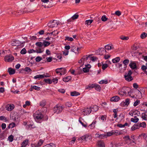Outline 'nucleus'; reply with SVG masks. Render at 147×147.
Instances as JSON below:
<instances>
[{
  "instance_id": "obj_1",
  "label": "nucleus",
  "mask_w": 147,
  "mask_h": 147,
  "mask_svg": "<svg viewBox=\"0 0 147 147\" xmlns=\"http://www.w3.org/2000/svg\"><path fill=\"white\" fill-rule=\"evenodd\" d=\"M33 116L35 121L37 123H41L42 121L43 115L39 110L37 111L33 114Z\"/></svg>"
},
{
  "instance_id": "obj_2",
  "label": "nucleus",
  "mask_w": 147,
  "mask_h": 147,
  "mask_svg": "<svg viewBox=\"0 0 147 147\" xmlns=\"http://www.w3.org/2000/svg\"><path fill=\"white\" fill-rule=\"evenodd\" d=\"M34 10H30L29 9L28 10L26 8H25L23 9L20 10L19 11L17 12H16V14L15 13H14L15 12L12 11L11 9L10 10V11L11 12V13L12 14H15L16 15H21L23 13H27L28 12H32Z\"/></svg>"
},
{
  "instance_id": "obj_3",
  "label": "nucleus",
  "mask_w": 147,
  "mask_h": 147,
  "mask_svg": "<svg viewBox=\"0 0 147 147\" xmlns=\"http://www.w3.org/2000/svg\"><path fill=\"white\" fill-rule=\"evenodd\" d=\"M63 108L62 106L57 105L53 108L54 113L57 114L60 113L61 112Z\"/></svg>"
},
{
  "instance_id": "obj_4",
  "label": "nucleus",
  "mask_w": 147,
  "mask_h": 147,
  "mask_svg": "<svg viewBox=\"0 0 147 147\" xmlns=\"http://www.w3.org/2000/svg\"><path fill=\"white\" fill-rule=\"evenodd\" d=\"M132 74V72L129 70L127 73H126L124 76V78L125 80L128 81H130L133 80V78L131 76Z\"/></svg>"
},
{
  "instance_id": "obj_5",
  "label": "nucleus",
  "mask_w": 147,
  "mask_h": 147,
  "mask_svg": "<svg viewBox=\"0 0 147 147\" xmlns=\"http://www.w3.org/2000/svg\"><path fill=\"white\" fill-rule=\"evenodd\" d=\"M56 73L57 74H60V76L64 75L66 73V70L64 67L58 68L56 69Z\"/></svg>"
},
{
  "instance_id": "obj_6",
  "label": "nucleus",
  "mask_w": 147,
  "mask_h": 147,
  "mask_svg": "<svg viewBox=\"0 0 147 147\" xmlns=\"http://www.w3.org/2000/svg\"><path fill=\"white\" fill-rule=\"evenodd\" d=\"M59 24V22H56L54 20L51 21L48 23V25L49 27L50 28H53L55 27H57L58 24Z\"/></svg>"
},
{
  "instance_id": "obj_7",
  "label": "nucleus",
  "mask_w": 147,
  "mask_h": 147,
  "mask_svg": "<svg viewBox=\"0 0 147 147\" xmlns=\"http://www.w3.org/2000/svg\"><path fill=\"white\" fill-rule=\"evenodd\" d=\"M25 41L21 42L18 40H14L11 42V45L12 46H18L25 43Z\"/></svg>"
},
{
  "instance_id": "obj_8",
  "label": "nucleus",
  "mask_w": 147,
  "mask_h": 147,
  "mask_svg": "<svg viewBox=\"0 0 147 147\" xmlns=\"http://www.w3.org/2000/svg\"><path fill=\"white\" fill-rule=\"evenodd\" d=\"M128 87H123L119 91V94L122 95H125L127 92L129 94V92L127 91V89H128Z\"/></svg>"
},
{
  "instance_id": "obj_9",
  "label": "nucleus",
  "mask_w": 147,
  "mask_h": 147,
  "mask_svg": "<svg viewBox=\"0 0 147 147\" xmlns=\"http://www.w3.org/2000/svg\"><path fill=\"white\" fill-rule=\"evenodd\" d=\"M13 57L11 55L6 56L4 58L5 61L10 62L12 61L14 59Z\"/></svg>"
},
{
  "instance_id": "obj_10",
  "label": "nucleus",
  "mask_w": 147,
  "mask_h": 147,
  "mask_svg": "<svg viewBox=\"0 0 147 147\" xmlns=\"http://www.w3.org/2000/svg\"><path fill=\"white\" fill-rule=\"evenodd\" d=\"M49 77V76L46 75L45 74H43L42 75H36V76H34V78L35 79H40L44 78V77L47 78Z\"/></svg>"
},
{
  "instance_id": "obj_11",
  "label": "nucleus",
  "mask_w": 147,
  "mask_h": 147,
  "mask_svg": "<svg viewBox=\"0 0 147 147\" xmlns=\"http://www.w3.org/2000/svg\"><path fill=\"white\" fill-rule=\"evenodd\" d=\"M35 51L36 53H42L44 51L43 47H36Z\"/></svg>"
},
{
  "instance_id": "obj_12",
  "label": "nucleus",
  "mask_w": 147,
  "mask_h": 147,
  "mask_svg": "<svg viewBox=\"0 0 147 147\" xmlns=\"http://www.w3.org/2000/svg\"><path fill=\"white\" fill-rule=\"evenodd\" d=\"M130 67L133 69H137L138 68L136 63L134 61H131L129 64Z\"/></svg>"
},
{
  "instance_id": "obj_13",
  "label": "nucleus",
  "mask_w": 147,
  "mask_h": 147,
  "mask_svg": "<svg viewBox=\"0 0 147 147\" xmlns=\"http://www.w3.org/2000/svg\"><path fill=\"white\" fill-rule=\"evenodd\" d=\"M92 111L90 107V108H88L84 109L83 111V112H84V115H88Z\"/></svg>"
},
{
  "instance_id": "obj_14",
  "label": "nucleus",
  "mask_w": 147,
  "mask_h": 147,
  "mask_svg": "<svg viewBox=\"0 0 147 147\" xmlns=\"http://www.w3.org/2000/svg\"><path fill=\"white\" fill-rule=\"evenodd\" d=\"M99 54L100 55H102L105 54L106 51V50L103 48H101L98 49Z\"/></svg>"
},
{
  "instance_id": "obj_15",
  "label": "nucleus",
  "mask_w": 147,
  "mask_h": 147,
  "mask_svg": "<svg viewBox=\"0 0 147 147\" xmlns=\"http://www.w3.org/2000/svg\"><path fill=\"white\" fill-rule=\"evenodd\" d=\"M140 126L139 123L135 124L131 127V129L133 131L135 129H138L140 128Z\"/></svg>"
},
{
  "instance_id": "obj_16",
  "label": "nucleus",
  "mask_w": 147,
  "mask_h": 147,
  "mask_svg": "<svg viewBox=\"0 0 147 147\" xmlns=\"http://www.w3.org/2000/svg\"><path fill=\"white\" fill-rule=\"evenodd\" d=\"M120 99V98L118 96H115L111 99V101L113 102H117Z\"/></svg>"
},
{
  "instance_id": "obj_17",
  "label": "nucleus",
  "mask_w": 147,
  "mask_h": 147,
  "mask_svg": "<svg viewBox=\"0 0 147 147\" xmlns=\"http://www.w3.org/2000/svg\"><path fill=\"white\" fill-rule=\"evenodd\" d=\"M90 107L92 110L91 111H93V112L96 111H97L99 109L98 107L96 105L92 106Z\"/></svg>"
},
{
  "instance_id": "obj_18",
  "label": "nucleus",
  "mask_w": 147,
  "mask_h": 147,
  "mask_svg": "<svg viewBox=\"0 0 147 147\" xmlns=\"http://www.w3.org/2000/svg\"><path fill=\"white\" fill-rule=\"evenodd\" d=\"M6 109L7 111H11L14 108V106L13 105H8L6 106Z\"/></svg>"
},
{
  "instance_id": "obj_19",
  "label": "nucleus",
  "mask_w": 147,
  "mask_h": 147,
  "mask_svg": "<svg viewBox=\"0 0 147 147\" xmlns=\"http://www.w3.org/2000/svg\"><path fill=\"white\" fill-rule=\"evenodd\" d=\"M141 117L144 120H147V112L142 113Z\"/></svg>"
},
{
  "instance_id": "obj_20",
  "label": "nucleus",
  "mask_w": 147,
  "mask_h": 147,
  "mask_svg": "<svg viewBox=\"0 0 147 147\" xmlns=\"http://www.w3.org/2000/svg\"><path fill=\"white\" fill-rule=\"evenodd\" d=\"M8 72L9 73V74L10 75L13 74L15 72V69H12L11 68H8Z\"/></svg>"
},
{
  "instance_id": "obj_21",
  "label": "nucleus",
  "mask_w": 147,
  "mask_h": 147,
  "mask_svg": "<svg viewBox=\"0 0 147 147\" xmlns=\"http://www.w3.org/2000/svg\"><path fill=\"white\" fill-rule=\"evenodd\" d=\"M137 117V116H134V118H131V121L134 123H137L139 121V119Z\"/></svg>"
},
{
  "instance_id": "obj_22",
  "label": "nucleus",
  "mask_w": 147,
  "mask_h": 147,
  "mask_svg": "<svg viewBox=\"0 0 147 147\" xmlns=\"http://www.w3.org/2000/svg\"><path fill=\"white\" fill-rule=\"evenodd\" d=\"M28 140H26L24 141L21 144V147H25L28 144Z\"/></svg>"
},
{
  "instance_id": "obj_23",
  "label": "nucleus",
  "mask_w": 147,
  "mask_h": 147,
  "mask_svg": "<svg viewBox=\"0 0 147 147\" xmlns=\"http://www.w3.org/2000/svg\"><path fill=\"white\" fill-rule=\"evenodd\" d=\"M94 84H89L88 85L86 86L85 87L86 89H91L94 87Z\"/></svg>"
},
{
  "instance_id": "obj_24",
  "label": "nucleus",
  "mask_w": 147,
  "mask_h": 147,
  "mask_svg": "<svg viewBox=\"0 0 147 147\" xmlns=\"http://www.w3.org/2000/svg\"><path fill=\"white\" fill-rule=\"evenodd\" d=\"M120 60L119 57H117L112 60V62L114 63H115L119 62Z\"/></svg>"
},
{
  "instance_id": "obj_25",
  "label": "nucleus",
  "mask_w": 147,
  "mask_h": 147,
  "mask_svg": "<svg viewBox=\"0 0 147 147\" xmlns=\"http://www.w3.org/2000/svg\"><path fill=\"white\" fill-rule=\"evenodd\" d=\"M43 147H56L55 145L53 143H51L45 145Z\"/></svg>"
},
{
  "instance_id": "obj_26",
  "label": "nucleus",
  "mask_w": 147,
  "mask_h": 147,
  "mask_svg": "<svg viewBox=\"0 0 147 147\" xmlns=\"http://www.w3.org/2000/svg\"><path fill=\"white\" fill-rule=\"evenodd\" d=\"M94 84V87L95 89L97 91H100L101 89V88L100 86L97 84Z\"/></svg>"
},
{
  "instance_id": "obj_27",
  "label": "nucleus",
  "mask_w": 147,
  "mask_h": 147,
  "mask_svg": "<svg viewBox=\"0 0 147 147\" xmlns=\"http://www.w3.org/2000/svg\"><path fill=\"white\" fill-rule=\"evenodd\" d=\"M35 45L36 47H43V44L41 42H37L36 43Z\"/></svg>"
},
{
  "instance_id": "obj_28",
  "label": "nucleus",
  "mask_w": 147,
  "mask_h": 147,
  "mask_svg": "<svg viewBox=\"0 0 147 147\" xmlns=\"http://www.w3.org/2000/svg\"><path fill=\"white\" fill-rule=\"evenodd\" d=\"M71 79V77L70 76L67 77L63 79V81L65 82H68Z\"/></svg>"
},
{
  "instance_id": "obj_29",
  "label": "nucleus",
  "mask_w": 147,
  "mask_h": 147,
  "mask_svg": "<svg viewBox=\"0 0 147 147\" xmlns=\"http://www.w3.org/2000/svg\"><path fill=\"white\" fill-rule=\"evenodd\" d=\"M130 99L129 98H127L125 99V102L124 103V105L125 106H127L129 103Z\"/></svg>"
},
{
  "instance_id": "obj_30",
  "label": "nucleus",
  "mask_w": 147,
  "mask_h": 147,
  "mask_svg": "<svg viewBox=\"0 0 147 147\" xmlns=\"http://www.w3.org/2000/svg\"><path fill=\"white\" fill-rule=\"evenodd\" d=\"M96 122V121H94L92 123L89 125V126L91 129L94 128L95 127V125Z\"/></svg>"
},
{
  "instance_id": "obj_31",
  "label": "nucleus",
  "mask_w": 147,
  "mask_h": 147,
  "mask_svg": "<svg viewBox=\"0 0 147 147\" xmlns=\"http://www.w3.org/2000/svg\"><path fill=\"white\" fill-rule=\"evenodd\" d=\"M44 142V141L41 139L39 140L38 143L37 144L38 147H40L42 145Z\"/></svg>"
},
{
  "instance_id": "obj_32",
  "label": "nucleus",
  "mask_w": 147,
  "mask_h": 147,
  "mask_svg": "<svg viewBox=\"0 0 147 147\" xmlns=\"http://www.w3.org/2000/svg\"><path fill=\"white\" fill-rule=\"evenodd\" d=\"M129 60L128 59H126L123 61V63L124 64V66L127 67V65L129 63Z\"/></svg>"
},
{
  "instance_id": "obj_33",
  "label": "nucleus",
  "mask_w": 147,
  "mask_h": 147,
  "mask_svg": "<svg viewBox=\"0 0 147 147\" xmlns=\"http://www.w3.org/2000/svg\"><path fill=\"white\" fill-rule=\"evenodd\" d=\"M89 56L87 57V55L86 56H84L82 58V59L83 60V65L84 64L85 62L86 61V60L88 59V58L89 57Z\"/></svg>"
},
{
  "instance_id": "obj_34",
  "label": "nucleus",
  "mask_w": 147,
  "mask_h": 147,
  "mask_svg": "<svg viewBox=\"0 0 147 147\" xmlns=\"http://www.w3.org/2000/svg\"><path fill=\"white\" fill-rule=\"evenodd\" d=\"M98 144L100 147H104L105 146L104 142L102 141L99 142Z\"/></svg>"
},
{
  "instance_id": "obj_35",
  "label": "nucleus",
  "mask_w": 147,
  "mask_h": 147,
  "mask_svg": "<svg viewBox=\"0 0 147 147\" xmlns=\"http://www.w3.org/2000/svg\"><path fill=\"white\" fill-rule=\"evenodd\" d=\"M83 119L81 118L80 117L79 119V122L82 125L85 127H87V124H84L82 121V120Z\"/></svg>"
},
{
  "instance_id": "obj_36",
  "label": "nucleus",
  "mask_w": 147,
  "mask_h": 147,
  "mask_svg": "<svg viewBox=\"0 0 147 147\" xmlns=\"http://www.w3.org/2000/svg\"><path fill=\"white\" fill-rule=\"evenodd\" d=\"M65 40H67L69 41H73V38L71 37L66 36L65 37Z\"/></svg>"
},
{
  "instance_id": "obj_37",
  "label": "nucleus",
  "mask_w": 147,
  "mask_h": 147,
  "mask_svg": "<svg viewBox=\"0 0 147 147\" xmlns=\"http://www.w3.org/2000/svg\"><path fill=\"white\" fill-rule=\"evenodd\" d=\"M80 95L78 92H77L75 91L71 92V95L72 96H76Z\"/></svg>"
},
{
  "instance_id": "obj_38",
  "label": "nucleus",
  "mask_w": 147,
  "mask_h": 147,
  "mask_svg": "<svg viewBox=\"0 0 147 147\" xmlns=\"http://www.w3.org/2000/svg\"><path fill=\"white\" fill-rule=\"evenodd\" d=\"M126 66H124V67H121L119 68L120 69V73H123V72L125 70H126Z\"/></svg>"
},
{
  "instance_id": "obj_39",
  "label": "nucleus",
  "mask_w": 147,
  "mask_h": 147,
  "mask_svg": "<svg viewBox=\"0 0 147 147\" xmlns=\"http://www.w3.org/2000/svg\"><path fill=\"white\" fill-rule=\"evenodd\" d=\"M44 81L46 83L49 84H51L52 83V81L50 79H44Z\"/></svg>"
},
{
  "instance_id": "obj_40",
  "label": "nucleus",
  "mask_w": 147,
  "mask_h": 147,
  "mask_svg": "<svg viewBox=\"0 0 147 147\" xmlns=\"http://www.w3.org/2000/svg\"><path fill=\"white\" fill-rule=\"evenodd\" d=\"M15 126V124L14 123H11L8 126V128L9 129L10 128H12L14 127Z\"/></svg>"
},
{
  "instance_id": "obj_41",
  "label": "nucleus",
  "mask_w": 147,
  "mask_h": 147,
  "mask_svg": "<svg viewBox=\"0 0 147 147\" xmlns=\"http://www.w3.org/2000/svg\"><path fill=\"white\" fill-rule=\"evenodd\" d=\"M93 22L92 20H86L85 21V23L88 25H90Z\"/></svg>"
},
{
  "instance_id": "obj_42",
  "label": "nucleus",
  "mask_w": 147,
  "mask_h": 147,
  "mask_svg": "<svg viewBox=\"0 0 147 147\" xmlns=\"http://www.w3.org/2000/svg\"><path fill=\"white\" fill-rule=\"evenodd\" d=\"M105 49L107 50H111L112 49V45H107L105 46Z\"/></svg>"
},
{
  "instance_id": "obj_43",
  "label": "nucleus",
  "mask_w": 147,
  "mask_h": 147,
  "mask_svg": "<svg viewBox=\"0 0 147 147\" xmlns=\"http://www.w3.org/2000/svg\"><path fill=\"white\" fill-rule=\"evenodd\" d=\"M43 45H44V48L50 45V43L48 41H44L43 43Z\"/></svg>"
},
{
  "instance_id": "obj_44",
  "label": "nucleus",
  "mask_w": 147,
  "mask_h": 147,
  "mask_svg": "<svg viewBox=\"0 0 147 147\" xmlns=\"http://www.w3.org/2000/svg\"><path fill=\"white\" fill-rule=\"evenodd\" d=\"M78 16L79 15L78 14H75L71 18V19L72 20H74L78 18Z\"/></svg>"
},
{
  "instance_id": "obj_45",
  "label": "nucleus",
  "mask_w": 147,
  "mask_h": 147,
  "mask_svg": "<svg viewBox=\"0 0 147 147\" xmlns=\"http://www.w3.org/2000/svg\"><path fill=\"white\" fill-rule=\"evenodd\" d=\"M120 38L121 40H127L129 39V38L128 37L123 36H121L120 37Z\"/></svg>"
},
{
  "instance_id": "obj_46",
  "label": "nucleus",
  "mask_w": 147,
  "mask_h": 147,
  "mask_svg": "<svg viewBox=\"0 0 147 147\" xmlns=\"http://www.w3.org/2000/svg\"><path fill=\"white\" fill-rule=\"evenodd\" d=\"M147 36V34L145 32L142 33L140 37L142 38H145Z\"/></svg>"
},
{
  "instance_id": "obj_47",
  "label": "nucleus",
  "mask_w": 147,
  "mask_h": 147,
  "mask_svg": "<svg viewBox=\"0 0 147 147\" xmlns=\"http://www.w3.org/2000/svg\"><path fill=\"white\" fill-rule=\"evenodd\" d=\"M42 59L41 57H40V56H38L36 57L35 60L36 62H39Z\"/></svg>"
},
{
  "instance_id": "obj_48",
  "label": "nucleus",
  "mask_w": 147,
  "mask_h": 147,
  "mask_svg": "<svg viewBox=\"0 0 147 147\" xmlns=\"http://www.w3.org/2000/svg\"><path fill=\"white\" fill-rule=\"evenodd\" d=\"M108 83V81L107 80H102L99 82V83L100 84H107Z\"/></svg>"
},
{
  "instance_id": "obj_49",
  "label": "nucleus",
  "mask_w": 147,
  "mask_h": 147,
  "mask_svg": "<svg viewBox=\"0 0 147 147\" xmlns=\"http://www.w3.org/2000/svg\"><path fill=\"white\" fill-rule=\"evenodd\" d=\"M85 136L86 137V138H85V141H87L88 140H89L91 138V136L89 135L86 134L85 135Z\"/></svg>"
},
{
  "instance_id": "obj_50",
  "label": "nucleus",
  "mask_w": 147,
  "mask_h": 147,
  "mask_svg": "<svg viewBox=\"0 0 147 147\" xmlns=\"http://www.w3.org/2000/svg\"><path fill=\"white\" fill-rule=\"evenodd\" d=\"M100 119L103 122L106 120V117L105 115H102L100 117Z\"/></svg>"
},
{
  "instance_id": "obj_51",
  "label": "nucleus",
  "mask_w": 147,
  "mask_h": 147,
  "mask_svg": "<svg viewBox=\"0 0 147 147\" xmlns=\"http://www.w3.org/2000/svg\"><path fill=\"white\" fill-rule=\"evenodd\" d=\"M141 136H142L144 139L147 142V134H142L141 135Z\"/></svg>"
},
{
  "instance_id": "obj_52",
  "label": "nucleus",
  "mask_w": 147,
  "mask_h": 147,
  "mask_svg": "<svg viewBox=\"0 0 147 147\" xmlns=\"http://www.w3.org/2000/svg\"><path fill=\"white\" fill-rule=\"evenodd\" d=\"M139 124L140 125V127H145L146 126V124L145 122H143L142 123H139Z\"/></svg>"
},
{
  "instance_id": "obj_53",
  "label": "nucleus",
  "mask_w": 147,
  "mask_h": 147,
  "mask_svg": "<svg viewBox=\"0 0 147 147\" xmlns=\"http://www.w3.org/2000/svg\"><path fill=\"white\" fill-rule=\"evenodd\" d=\"M26 53V51L24 48H23L21 51L20 53L22 54H24Z\"/></svg>"
},
{
  "instance_id": "obj_54",
  "label": "nucleus",
  "mask_w": 147,
  "mask_h": 147,
  "mask_svg": "<svg viewBox=\"0 0 147 147\" xmlns=\"http://www.w3.org/2000/svg\"><path fill=\"white\" fill-rule=\"evenodd\" d=\"M13 137L12 135L9 136L8 138V140L10 142H11L13 141Z\"/></svg>"
},
{
  "instance_id": "obj_55",
  "label": "nucleus",
  "mask_w": 147,
  "mask_h": 147,
  "mask_svg": "<svg viewBox=\"0 0 147 147\" xmlns=\"http://www.w3.org/2000/svg\"><path fill=\"white\" fill-rule=\"evenodd\" d=\"M25 70L28 73L30 72L31 71V70L30 68L28 67H26L25 68Z\"/></svg>"
},
{
  "instance_id": "obj_56",
  "label": "nucleus",
  "mask_w": 147,
  "mask_h": 147,
  "mask_svg": "<svg viewBox=\"0 0 147 147\" xmlns=\"http://www.w3.org/2000/svg\"><path fill=\"white\" fill-rule=\"evenodd\" d=\"M140 103V101L138 100H136L134 102V107H136Z\"/></svg>"
},
{
  "instance_id": "obj_57",
  "label": "nucleus",
  "mask_w": 147,
  "mask_h": 147,
  "mask_svg": "<svg viewBox=\"0 0 147 147\" xmlns=\"http://www.w3.org/2000/svg\"><path fill=\"white\" fill-rule=\"evenodd\" d=\"M40 105L41 107H44L45 105V101H41L40 103Z\"/></svg>"
},
{
  "instance_id": "obj_58",
  "label": "nucleus",
  "mask_w": 147,
  "mask_h": 147,
  "mask_svg": "<svg viewBox=\"0 0 147 147\" xmlns=\"http://www.w3.org/2000/svg\"><path fill=\"white\" fill-rule=\"evenodd\" d=\"M101 19L102 21L105 22L107 20V18L104 15L102 17Z\"/></svg>"
},
{
  "instance_id": "obj_59",
  "label": "nucleus",
  "mask_w": 147,
  "mask_h": 147,
  "mask_svg": "<svg viewBox=\"0 0 147 147\" xmlns=\"http://www.w3.org/2000/svg\"><path fill=\"white\" fill-rule=\"evenodd\" d=\"M52 82H53L54 84H57L58 81V79L57 78H54L52 80Z\"/></svg>"
},
{
  "instance_id": "obj_60",
  "label": "nucleus",
  "mask_w": 147,
  "mask_h": 147,
  "mask_svg": "<svg viewBox=\"0 0 147 147\" xmlns=\"http://www.w3.org/2000/svg\"><path fill=\"white\" fill-rule=\"evenodd\" d=\"M108 65L107 64H103L102 66V69L103 70H105L108 67Z\"/></svg>"
},
{
  "instance_id": "obj_61",
  "label": "nucleus",
  "mask_w": 147,
  "mask_h": 147,
  "mask_svg": "<svg viewBox=\"0 0 147 147\" xmlns=\"http://www.w3.org/2000/svg\"><path fill=\"white\" fill-rule=\"evenodd\" d=\"M134 116H138V114H140V112L137 110H136L134 111Z\"/></svg>"
},
{
  "instance_id": "obj_62",
  "label": "nucleus",
  "mask_w": 147,
  "mask_h": 147,
  "mask_svg": "<svg viewBox=\"0 0 147 147\" xmlns=\"http://www.w3.org/2000/svg\"><path fill=\"white\" fill-rule=\"evenodd\" d=\"M115 134V132H113V131L111 132H109L107 133V136H110Z\"/></svg>"
},
{
  "instance_id": "obj_63",
  "label": "nucleus",
  "mask_w": 147,
  "mask_h": 147,
  "mask_svg": "<svg viewBox=\"0 0 147 147\" xmlns=\"http://www.w3.org/2000/svg\"><path fill=\"white\" fill-rule=\"evenodd\" d=\"M33 88L37 90H39L40 89V88L39 87L37 86H33Z\"/></svg>"
},
{
  "instance_id": "obj_64",
  "label": "nucleus",
  "mask_w": 147,
  "mask_h": 147,
  "mask_svg": "<svg viewBox=\"0 0 147 147\" xmlns=\"http://www.w3.org/2000/svg\"><path fill=\"white\" fill-rule=\"evenodd\" d=\"M90 59L93 61H95L97 60V58L94 57H90Z\"/></svg>"
}]
</instances>
